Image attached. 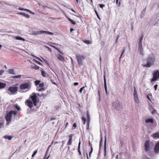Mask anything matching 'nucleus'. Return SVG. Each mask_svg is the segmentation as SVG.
<instances>
[{"mask_svg": "<svg viewBox=\"0 0 159 159\" xmlns=\"http://www.w3.org/2000/svg\"><path fill=\"white\" fill-rule=\"evenodd\" d=\"M65 17L67 19V20L70 21L71 24L73 25H75L76 24V22L74 20L70 19L69 17H68L66 15H65Z\"/></svg>", "mask_w": 159, "mask_h": 159, "instance_id": "nucleus-16", "label": "nucleus"}, {"mask_svg": "<svg viewBox=\"0 0 159 159\" xmlns=\"http://www.w3.org/2000/svg\"><path fill=\"white\" fill-rule=\"evenodd\" d=\"M89 125H90V122H87V126H86V131L88 132H90L89 130Z\"/></svg>", "mask_w": 159, "mask_h": 159, "instance_id": "nucleus-26", "label": "nucleus"}, {"mask_svg": "<svg viewBox=\"0 0 159 159\" xmlns=\"http://www.w3.org/2000/svg\"><path fill=\"white\" fill-rule=\"evenodd\" d=\"M19 9L20 10L24 11V8H19Z\"/></svg>", "mask_w": 159, "mask_h": 159, "instance_id": "nucleus-58", "label": "nucleus"}, {"mask_svg": "<svg viewBox=\"0 0 159 159\" xmlns=\"http://www.w3.org/2000/svg\"><path fill=\"white\" fill-rule=\"evenodd\" d=\"M87 122H90V116L89 113V111H87Z\"/></svg>", "mask_w": 159, "mask_h": 159, "instance_id": "nucleus-23", "label": "nucleus"}, {"mask_svg": "<svg viewBox=\"0 0 159 159\" xmlns=\"http://www.w3.org/2000/svg\"><path fill=\"white\" fill-rule=\"evenodd\" d=\"M37 151H38V149H37L36 150H35V151H34V154H36V153H37Z\"/></svg>", "mask_w": 159, "mask_h": 159, "instance_id": "nucleus-62", "label": "nucleus"}, {"mask_svg": "<svg viewBox=\"0 0 159 159\" xmlns=\"http://www.w3.org/2000/svg\"><path fill=\"white\" fill-rule=\"evenodd\" d=\"M15 107L17 109L18 111H19L20 110V107L18 106V105H15Z\"/></svg>", "mask_w": 159, "mask_h": 159, "instance_id": "nucleus-45", "label": "nucleus"}, {"mask_svg": "<svg viewBox=\"0 0 159 159\" xmlns=\"http://www.w3.org/2000/svg\"><path fill=\"white\" fill-rule=\"evenodd\" d=\"M15 38L16 40H21L23 41H25V39H24L19 36H16L15 37Z\"/></svg>", "mask_w": 159, "mask_h": 159, "instance_id": "nucleus-24", "label": "nucleus"}, {"mask_svg": "<svg viewBox=\"0 0 159 159\" xmlns=\"http://www.w3.org/2000/svg\"><path fill=\"white\" fill-rule=\"evenodd\" d=\"M99 6L100 7L102 8H103V7H104L105 6V5L104 4H99Z\"/></svg>", "mask_w": 159, "mask_h": 159, "instance_id": "nucleus-49", "label": "nucleus"}, {"mask_svg": "<svg viewBox=\"0 0 159 159\" xmlns=\"http://www.w3.org/2000/svg\"><path fill=\"white\" fill-rule=\"evenodd\" d=\"M134 100L135 102L136 103H138L139 102V100L138 96V94L137 91L136 90V88L135 86H134Z\"/></svg>", "mask_w": 159, "mask_h": 159, "instance_id": "nucleus-10", "label": "nucleus"}, {"mask_svg": "<svg viewBox=\"0 0 159 159\" xmlns=\"http://www.w3.org/2000/svg\"><path fill=\"white\" fill-rule=\"evenodd\" d=\"M102 144H103V142H102V139H101L100 140V143H99L100 148H101V147Z\"/></svg>", "mask_w": 159, "mask_h": 159, "instance_id": "nucleus-44", "label": "nucleus"}, {"mask_svg": "<svg viewBox=\"0 0 159 159\" xmlns=\"http://www.w3.org/2000/svg\"><path fill=\"white\" fill-rule=\"evenodd\" d=\"M4 125L3 123H0V129Z\"/></svg>", "mask_w": 159, "mask_h": 159, "instance_id": "nucleus-50", "label": "nucleus"}, {"mask_svg": "<svg viewBox=\"0 0 159 159\" xmlns=\"http://www.w3.org/2000/svg\"><path fill=\"white\" fill-rule=\"evenodd\" d=\"M85 87L84 86L83 87H82V88H81L80 90H79V92L80 93H81L82 92V91L83 89Z\"/></svg>", "mask_w": 159, "mask_h": 159, "instance_id": "nucleus-48", "label": "nucleus"}, {"mask_svg": "<svg viewBox=\"0 0 159 159\" xmlns=\"http://www.w3.org/2000/svg\"><path fill=\"white\" fill-rule=\"evenodd\" d=\"M144 148L145 151L148 152L150 148V142L149 141L147 140L145 141Z\"/></svg>", "mask_w": 159, "mask_h": 159, "instance_id": "nucleus-9", "label": "nucleus"}, {"mask_svg": "<svg viewBox=\"0 0 159 159\" xmlns=\"http://www.w3.org/2000/svg\"><path fill=\"white\" fill-rule=\"evenodd\" d=\"M48 149H47V151H46L45 155H44V157L43 159H48V158H49V157H50L49 155L48 156H47V155L48 154Z\"/></svg>", "mask_w": 159, "mask_h": 159, "instance_id": "nucleus-22", "label": "nucleus"}, {"mask_svg": "<svg viewBox=\"0 0 159 159\" xmlns=\"http://www.w3.org/2000/svg\"><path fill=\"white\" fill-rule=\"evenodd\" d=\"M31 87V83L30 81L21 84L20 86V89L21 90L25 89H30Z\"/></svg>", "mask_w": 159, "mask_h": 159, "instance_id": "nucleus-3", "label": "nucleus"}, {"mask_svg": "<svg viewBox=\"0 0 159 159\" xmlns=\"http://www.w3.org/2000/svg\"><path fill=\"white\" fill-rule=\"evenodd\" d=\"M29 99H31L33 102L34 105L35 106L37 105V103L39 102V99H38L37 97L36 94L34 93L32 94L29 97Z\"/></svg>", "mask_w": 159, "mask_h": 159, "instance_id": "nucleus-4", "label": "nucleus"}, {"mask_svg": "<svg viewBox=\"0 0 159 159\" xmlns=\"http://www.w3.org/2000/svg\"><path fill=\"white\" fill-rule=\"evenodd\" d=\"M155 61V58L154 57H148L147 59V64H143L142 66L147 68L150 67L153 65Z\"/></svg>", "mask_w": 159, "mask_h": 159, "instance_id": "nucleus-1", "label": "nucleus"}, {"mask_svg": "<svg viewBox=\"0 0 159 159\" xmlns=\"http://www.w3.org/2000/svg\"><path fill=\"white\" fill-rule=\"evenodd\" d=\"M95 12L97 16V17L98 18V19H99V20H100V17L99 16V15H98V13L97 12V11H96V10H95Z\"/></svg>", "mask_w": 159, "mask_h": 159, "instance_id": "nucleus-46", "label": "nucleus"}, {"mask_svg": "<svg viewBox=\"0 0 159 159\" xmlns=\"http://www.w3.org/2000/svg\"><path fill=\"white\" fill-rule=\"evenodd\" d=\"M138 51L139 52L140 54L141 55H143V48H138Z\"/></svg>", "mask_w": 159, "mask_h": 159, "instance_id": "nucleus-28", "label": "nucleus"}, {"mask_svg": "<svg viewBox=\"0 0 159 159\" xmlns=\"http://www.w3.org/2000/svg\"><path fill=\"white\" fill-rule=\"evenodd\" d=\"M55 119H56V118H51L50 119V121H52V120H55Z\"/></svg>", "mask_w": 159, "mask_h": 159, "instance_id": "nucleus-54", "label": "nucleus"}, {"mask_svg": "<svg viewBox=\"0 0 159 159\" xmlns=\"http://www.w3.org/2000/svg\"><path fill=\"white\" fill-rule=\"evenodd\" d=\"M45 47L46 48H48L50 51H51V49L50 48L46 46Z\"/></svg>", "mask_w": 159, "mask_h": 159, "instance_id": "nucleus-55", "label": "nucleus"}, {"mask_svg": "<svg viewBox=\"0 0 159 159\" xmlns=\"http://www.w3.org/2000/svg\"><path fill=\"white\" fill-rule=\"evenodd\" d=\"M116 159H118V155H117L116 156Z\"/></svg>", "mask_w": 159, "mask_h": 159, "instance_id": "nucleus-63", "label": "nucleus"}, {"mask_svg": "<svg viewBox=\"0 0 159 159\" xmlns=\"http://www.w3.org/2000/svg\"><path fill=\"white\" fill-rule=\"evenodd\" d=\"M41 81L40 80H36L34 82V83L35 84V85L36 86H37L38 85H39L40 83V82Z\"/></svg>", "mask_w": 159, "mask_h": 159, "instance_id": "nucleus-38", "label": "nucleus"}, {"mask_svg": "<svg viewBox=\"0 0 159 159\" xmlns=\"http://www.w3.org/2000/svg\"><path fill=\"white\" fill-rule=\"evenodd\" d=\"M18 14L21 15L27 18H29L30 17V16L29 15L24 12H19L18 13Z\"/></svg>", "mask_w": 159, "mask_h": 159, "instance_id": "nucleus-18", "label": "nucleus"}, {"mask_svg": "<svg viewBox=\"0 0 159 159\" xmlns=\"http://www.w3.org/2000/svg\"><path fill=\"white\" fill-rule=\"evenodd\" d=\"M154 150L156 153L159 152V142L156 144L154 148Z\"/></svg>", "mask_w": 159, "mask_h": 159, "instance_id": "nucleus-13", "label": "nucleus"}, {"mask_svg": "<svg viewBox=\"0 0 159 159\" xmlns=\"http://www.w3.org/2000/svg\"><path fill=\"white\" fill-rule=\"evenodd\" d=\"M143 37H144V36H143V34H141L140 38H141L142 39H143Z\"/></svg>", "mask_w": 159, "mask_h": 159, "instance_id": "nucleus-59", "label": "nucleus"}, {"mask_svg": "<svg viewBox=\"0 0 159 159\" xmlns=\"http://www.w3.org/2000/svg\"><path fill=\"white\" fill-rule=\"evenodd\" d=\"M68 125V122H66V125H65V128H66L67 126V125Z\"/></svg>", "mask_w": 159, "mask_h": 159, "instance_id": "nucleus-57", "label": "nucleus"}, {"mask_svg": "<svg viewBox=\"0 0 159 159\" xmlns=\"http://www.w3.org/2000/svg\"><path fill=\"white\" fill-rule=\"evenodd\" d=\"M18 84L14 85L8 88V90L10 91L12 93L14 94L16 93L18 90V87L16 86L18 85Z\"/></svg>", "mask_w": 159, "mask_h": 159, "instance_id": "nucleus-7", "label": "nucleus"}, {"mask_svg": "<svg viewBox=\"0 0 159 159\" xmlns=\"http://www.w3.org/2000/svg\"><path fill=\"white\" fill-rule=\"evenodd\" d=\"M57 59L61 61H63L64 60V57L60 54L57 55Z\"/></svg>", "mask_w": 159, "mask_h": 159, "instance_id": "nucleus-15", "label": "nucleus"}, {"mask_svg": "<svg viewBox=\"0 0 159 159\" xmlns=\"http://www.w3.org/2000/svg\"><path fill=\"white\" fill-rule=\"evenodd\" d=\"M49 45V46H51V47L55 48V49H56L58 51V52H59V53H61V54L63 55V54H64L62 52L60 51L58 48H56L55 46H53V45Z\"/></svg>", "mask_w": 159, "mask_h": 159, "instance_id": "nucleus-29", "label": "nucleus"}, {"mask_svg": "<svg viewBox=\"0 0 159 159\" xmlns=\"http://www.w3.org/2000/svg\"><path fill=\"white\" fill-rule=\"evenodd\" d=\"M157 86H158V85L157 84H156V85H154V89H155V91H156L157 90Z\"/></svg>", "mask_w": 159, "mask_h": 159, "instance_id": "nucleus-51", "label": "nucleus"}, {"mask_svg": "<svg viewBox=\"0 0 159 159\" xmlns=\"http://www.w3.org/2000/svg\"><path fill=\"white\" fill-rule=\"evenodd\" d=\"M41 73L42 75L44 77H46L47 76V74L45 73V71L42 70L41 71Z\"/></svg>", "mask_w": 159, "mask_h": 159, "instance_id": "nucleus-32", "label": "nucleus"}, {"mask_svg": "<svg viewBox=\"0 0 159 159\" xmlns=\"http://www.w3.org/2000/svg\"><path fill=\"white\" fill-rule=\"evenodd\" d=\"M73 127H74V129H75L76 127V123H74L73 125Z\"/></svg>", "mask_w": 159, "mask_h": 159, "instance_id": "nucleus-52", "label": "nucleus"}, {"mask_svg": "<svg viewBox=\"0 0 159 159\" xmlns=\"http://www.w3.org/2000/svg\"><path fill=\"white\" fill-rule=\"evenodd\" d=\"M121 0H116V3L117 5H118V6L119 7L120 5V1Z\"/></svg>", "mask_w": 159, "mask_h": 159, "instance_id": "nucleus-35", "label": "nucleus"}, {"mask_svg": "<svg viewBox=\"0 0 159 159\" xmlns=\"http://www.w3.org/2000/svg\"><path fill=\"white\" fill-rule=\"evenodd\" d=\"M104 85L105 89L106 92L107 93V84H106V80L105 76H104Z\"/></svg>", "mask_w": 159, "mask_h": 159, "instance_id": "nucleus-25", "label": "nucleus"}, {"mask_svg": "<svg viewBox=\"0 0 159 159\" xmlns=\"http://www.w3.org/2000/svg\"><path fill=\"white\" fill-rule=\"evenodd\" d=\"M78 84V83L77 82H75L74 83V85L75 86L77 85Z\"/></svg>", "mask_w": 159, "mask_h": 159, "instance_id": "nucleus-56", "label": "nucleus"}, {"mask_svg": "<svg viewBox=\"0 0 159 159\" xmlns=\"http://www.w3.org/2000/svg\"><path fill=\"white\" fill-rule=\"evenodd\" d=\"M93 148L92 147V144H91V151H90V152H89V156L90 157H91V154L93 152Z\"/></svg>", "mask_w": 159, "mask_h": 159, "instance_id": "nucleus-33", "label": "nucleus"}, {"mask_svg": "<svg viewBox=\"0 0 159 159\" xmlns=\"http://www.w3.org/2000/svg\"><path fill=\"white\" fill-rule=\"evenodd\" d=\"M17 112L15 111L11 110L8 113H7L5 117V119L7 121V125H8L11 121L12 115L16 116L17 115Z\"/></svg>", "mask_w": 159, "mask_h": 159, "instance_id": "nucleus-2", "label": "nucleus"}, {"mask_svg": "<svg viewBox=\"0 0 159 159\" xmlns=\"http://www.w3.org/2000/svg\"><path fill=\"white\" fill-rule=\"evenodd\" d=\"M83 42L86 43V44H89L90 43V41L89 40H84V41H83Z\"/></svg>", "mask_w": 159, "mask_h": 159, "instance_id": "nucleus-40", "label": "nucleus"}, {"mask_svg": "<svg viewBox=\"0 0 159 159\" xmlns=\"http://www.w3.org/2000/svg\"><path fill=\"white\" fill-rule=\"evenodd\" d=\"M37 151H38V149H37L36 150H35V151H34V154H36V153H37Z\"/></svg>", "mask_w": 159, "mask_h": 159, "instance_id": "nucleus-61", "label": "nucleus"}, {"mask_svg": "<svg viewBox=\"0 0 159 159\" xmlns=\"http://www.w3.org/2000/svg\"><path fill=\"white\" fill-rule=\"evenodd\" d=\"M124 52H125V50L124 49H123L122 51V53H121V56H120V57H121L122 55L123 54Z\"/></svg>", "mask_w": 159, "mask_h": 159, "instance_id": "nucleus-53", "label": "nucleus"}, {"mask_svg": "<svg viewBox=\"0 0 159 159\" xmlns=\"http://www.w3.org/2000/svg\"><path fill=\"white\" fill-rule=\"evenodd\" d=\"M145 122L146 123H153L154 122L152 118H150L148 119H146L145 120Z\"/></svg>", "mask_w": 159, "mask_h": 159, "instance_id": "nucleus-20", "label": "nucleus"}, {"mask_svg": "<svg viewBox=\"0 0 159 159\" xmlns=\"http://www.w3.org/2000/svg\"><path fill=\"white\" fill-rule=\"evenodd\" d=\"M82 119L84 124L85 125L86 121V118H85L83 116L82 117Z\"/></svg>", "mask_w": 159, "mask_h": 159, "instance_id": "nucleus-36", "label": "nucleus"}, {"mask_svg": "<svg viewBox=\"0 0 159 159\" xmlns=\"http://www.w3.org/2000/svg\"><path fill=\"white\" fill-rule=\"evenodd\" d=\"M37 90L39 92L43 91L44 90V88H41L40 89H38V87H37Z\"/></svg>", "mask_w": 159, "mask_h": 159, "instance_id": "nucleus-39", "label": "nucleus"}, {"mask_svg": "<svg viewBox=\"0 0 159 159\" xmlns=\"http://www.w3.org/2000/svg\"><path fill=\"white\" fill-rule=\"evenodd\" d=\"M46 34L51 35H53V33L49 31H47L43 30L34 31L33 32V34L35 35H37L39 34Z\"/></svg>", "mask_w": 159, "mask_h": 159, "instance_id": "nucleus-8", "label": "nucleus"}, {"mask_svg": "<svg viewBox=\"0 0 159 159\" xmlns=\"http://www.w3.org/2000/svg\"><path fill=\"white\" fill-rule=\"evenodd\" d=\"M73 136V134H70L69 136V139L67 142V145H70L72 144V137Z\"/></svg>", "mask_w": 159, "mask_h": 159, "instance_id": "nucleus-12", "label": "nucleus"}, {"mask_svg": "<svg viewBox=\"0 0 159 159\" xmlns=\"http://www.w3.org/2000/svg\"><path fill=\"white\" fill-rule=\"evenodd\" d=\"M38 4L39 5V6H41L43 8H45L46 7H48V6L45 5H44V4H42L40 3H38Z\"/></svg>", "mask_w": 159, "mask_h": 159, "instance_id": "nucleus-37", "label": "nucleus"}, {"mask_svg": "<svg viewBox=\"0 0 159 159\" xmlns=\"http://www.w3.org/2000/svg\"><path fill=\"white\" fill-rule=\"evenodd\" d=\"M4 138L6 139H8L9 140H11L12 139V136L8 135H5L4 136Z\"/></svg>", "mask_w": 159, "mask_h": 159, "instance_id": "nucleus-30", "label": "nucleus"}, {"mask_svg": "<svg viewBox=\"0 0 159 159\" xmlns=\"http://www.w3.org/2000/svg\"><path fill=\"white\" fill-rule=\"evenodd\" d=\"M143 39L140 38V39H139V42H142V41Z\"/></svg>", "mask_w": 159, "mask_h": 159, "instance_id": "nucleus-60", "label": "nucleus"}, {"mask_svg": "<svg viewBox=\"0 0 159 159\" xmlns=\"http://www.w3.org/2000/svg\"><path fill=\"white\" fill-rule=\"evenodd\" d=\"M32 67L36 70H38L39 68V67L38 66L35 64L32 66Z\"/></svg>", "mask_w": 159, "mask_h": 159, "instance_id": "nucleus-31", "label": "nucleus"}, {"mask_svg": "<svg viewBox=\"0 0 159 159\" xmlns=\"http://www.w3.org/2000/svg\"><path fill=\"white\" fill-rule=\"evenodd\" d=\"M78 65L80 66L83 64V60L85 59V57L84 55L77 54L75 55Z\"/></svg>", "mask_w": 159, "mask_h": 159, "instance_id": "nucleus-5", "label": "nucleus"}, {"mask_svg": "<svg viewBox=\"0 0 159 159\" xmlns=\"http://www.w3.org/2000/svg\"><path fill=\"white\" fill-rule=\"evenodd\" d=\"M8 71L9 73L10 74L12 75L16 74V73L14 72L13 69H9Z\"/></svg>", "mask_w": 159, "mask_h": 159, "instance_id": "nucleus-27", "label": "nucleus"}, {"mask_svg": "<svg viewBox=\"0 0 159 159\" xmlns=\"http://www.w3.org/2000/svg\"><path fill=\"white\" fill-rule=\"evenodd\" d=\"M151 107L153 109L152 111L151 112V113L152 114H153L154 113H155L156 112V110L152 107V106H151Z\"/></svg>", "mask_w": 159, "mask_h": 159, "instance_id": "nucleus-42", "label": "nucleus"}, {"mask_svg": "<svg viewBox=\"0 0 159 159\" xmlns=\"http://www.w3.org/2000/svg\"><path fill=\"white\" fill-rule=\"evenodd\" d=\"M81 144V142L80 141L79 144H78V152L79 153L80 155L81 156L82 155V153L81 152V151H80V146Z\"/></svg>", "mask_w": 159, "mask_h": 159, "instance_id": "nucleus-19", "label": "nucleus"}, {"mask_svg": "<svg viewBox=\"0 0 159 159\" xmlns=\"http://www.w3.org/2000/svg\"><path fill=\"white\" fill-rule=\"evenodd\" d=\"M142 48V42H139V48Z\"/></svg>", "mask_w": 159, "mask_h": 159, "instance_id": "nucleus-43", "label": "nucleus"}, {"mask_svg": "<svg viewBox=\"0 0 159 159\" xmlns=\"http://www.w3.org/2000/svg\"><path fill=\"white\" fill-rule=\"evenodd\" d=\"M6 85L5 83H3L0 82V89L4 88Z\"/></svg>", "mask_w": 159, "mask_h": 159, "instance_id": "nucleus-21", "label": "nucleus"}, {"mask_svg": "<svg viewBox=\"0 0 159 159\" xmlns=\"http://www.w3.org/2000/svg\"><path fill=\"white\" fill-rule=\"evenodd\" d=\"M25 103L29 108H32L34 105L32 102L30 100H28L25 101Z\"/></svg>", "mask_w": 159, "mask_h": 159, "instance_id": "nucleus-11", "label": "nucleus"}, {"mask_svg": "<svg viewBox=\"0 0 159 159\" xmlns=\"http://www.w3.org/2000/svg\"><path fill=\"white\" fill-rule=\"evenodd\" d=\"M73 30H74V29H73L72 28H71L70 29V31H71V32L72 31H73Z\"/></svg>", "mask_w": 159, "mask_h": 159, "instance_id": "nucleus-64", "label": "nucleus"}, {"mask_svg": "<svg viewBox=\"0 0 159 159\" xmlns=\"http://www.w3.org/2000/svg\"><path fill=\"white\" fill-rule=\"evenodd\" d=\"M21 75H17L14 76L12 77L13 78H19L20 79L21 77Z\"/></svg>", "mask_w": 159, "mask_h": 159, "instance_id": "nucleus-34", "label": "nucleus"}, {"mask_svg": "<svg viewBox=\"0 0 159 159\" xmlns=\"http://www.w3.org/2000/svg\"><path fill=\"white\" fill-rule=\"evenodd\" d=\"M106 143H107V139L106 137L105 138L104 140V156H106Z\"/></svg>", "mask_w": 159, "mask_h": 159, "instance_id": "nucleus-14", "label": "nucleus"}, {"mask_svg": "<svg viewBox=\"0 0 159 159\" xmlns=\"http://www.w3.org/2000/svg\"><path fill=\"white\" fill-rule=\"evenodd\" d=\"M44 86V84L43 83H40L39 84V86L40 88H43V87Z\"/></svg>", "mask_w": 159, "mask_h": 159, "instance_id": "nucleus-41", "label": "nucleus"}, {"mask_svg": "<svg viewBox=\"0 0 159 159\" xmlns=\"http://www.w3.org/2000/svg\"><path fill=\"white\" fill-rule=\"evenodd\" d=\"M151 136L153 137L154 139H155L156 138H159V133L156 132L154 133L151 135Z\"/></svg>", "mask_w": 159, "mask_h": 159, "instance_id": "nucleus-17", "label": "nucleus"}, {"mask_svg": "<svg viewBox=\"0 0 159 159\" xmlns=\"http://www.w3.org/2000/svg\"><path fill=\"white\" fill-rule=\"evenodd\" d=\"M153 77L151 79V82H152L156 81L159 79V70H156L152 73Z\"/></svg>", "mask_w": 159, "mask_h": 159, "instance_id": "nucleus-6", "label": "nucleus"}, {"mask_svg": "<svg viewBox=\"0 0 159 159\" xmlns=\"http://www.w3.org/2000/svg\"><path fill=\"white\" fill-rule=\"evenodd\" d=\"M4 71L3 70H0V75H2L4 73Z\"/></svg>", "mask_w": 159, "mask_h": 159, "instance_id": "nucleus-47", "label": "nucleus"}]
</instances>
